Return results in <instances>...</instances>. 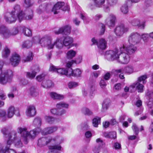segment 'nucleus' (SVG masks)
Instances as JSON below:
<instances>
[{
  "label": "nucleus",
  "instance_id": "nucleus-44",
  "mask_svg": "<svg viewBox=\"0 0 153 153\" xmlns=\"http://www.w3.org/2000/svg\"><path fill=\"white\" fill-rule=\"evenodd\" d=\"M76 54V52L75 51L71 50L68 52L67 53V56L68 59H72L75 57Z\"/></svg>",
  "mask_w": 153,
  "mask_h": 153
},
{
  "label": "nucleus",
  "instance_id": "nucleus-24",
  "mask_svg": "<svg viewBox=\"0 0 153 153\" xmlns=\"http://www.w3.org/2000/svg\"><path fill=\"white\" fill-rule=\"evenodd\" d=\"M57 128V127L55 126L47 127L42 131L41 134L42 135L51 134L56 131Z\"/></svg>",
  "mask_w": 153,
  "mask_h": 153
},
{
  "label": "nucleus",
  "instance_id": "nucleus-20",
  "mask_svg": "<svg viewBox=\"0 0 153 153\" xmlns=\"http://www.w3.org/2000/svg\"><path fill=\"white\" fill-rule=\"evenodd\" d=\"M71 31V27L69 25H66L60 28L58 31H55L56 34L62 33L63 34H69Z\"/></svg>",
  "mask_w": 153,
  "mask_h": 153
},
{
  "label": "nucleus",
  "instance_id": "nucleus-12",
  "mask_svg": "<svg viewBox=\"0 0 153 153\" xmlns=\"http://www.w3.org/2000/svg\"><path fill=\"white\" fill-rule=\"evenodd\" d=\"M6 114V117L8 118H12L14 114L17 116L20 115L19 110L15 108L14 106L12 105L8 108Z\"/></svg>",
  "mask_w": 153,
  "mask_h": 153
},
{
  "label": "nucleus",
  "instance_id": "nucleus-5",
  "mask_svg": "<svg viewBox=\"0 0 153 153\" xmlns=\"http://www.w3.org/2000/svg\"><path fill=\"white\" fill-rule=\"evenodd\" d=\"M18 32L17 28L13 29L11 32L5 26L2 25L0 26V34L4 38H8L11 36L16 34Z\"/></svg>",
  "mask_w": 153,
  "mask_h": 153
},
{
  "label": "nucleus",
  "instance_id": "nucleus-4",
  "mask_svg": "<svg viewBox=\"0 0 153 153\" xmlns=\"http://www.w3.org/2000/svg\"><path fill=\"white\" fill-rule=\"evenodd\" d=\"M18 129L19 132L20 133L21 136L24 138L25 143L26 144L27 143L29 139L30 138H34L37 134L40 131V129H38L37 130L35 129L28 132L27 131V129L25 128L20 127Z\"/></svg>",
  "mask_w": 153,
  "mask_h": 153
},
{
  "label": "nucleus",
  "instance_id": "nucleus-23",
  "mask_svg": "<svg viewBox=\"0 0 153 153\" xmlns=\"http://www.w3.org/2000/svg\"><path fill=\"white\" fill-rule=\"evenodd\" d=\"M52 140L51 137H48L46 138L42 137L38 140V145L40 146H45L49 143Z\"/></svg>",
  "mask_w": 153,
  "mask_h": 153
},
{
  "label": "nucleus",
  "instance_id": "nucleus-16",
  "mask_svg": "<svg viewBox=\"0 0 153 153\" xmlns=\"http://www.w3.org/2000/svg\"><path fill=\"white\" fill-rule=\"evenodd\" d=\"M143 85L139 82H134L129 87L130 92H132L137 89L139 92H142L143 91Z\"/></svg>",
  "mask_w": 153,
  "mask_h": 153
},
{
  "label": "nucleus",
  "instance_id": "nucleus-28",
  "mask_svg": "<svg viewBox=\"0 0 153 153\" xmlns=\"http://www.w3.org/2000/svg\"><path fill=\"white\" fill-rule=\"evenodd\" d=\"M117 0H106V4L104 5V8L107 11H109L110 8L115 5Z\"/></svg>",
  "mask_w": 153,
  "mask_h": 153
},
{
  "label": "nucleus",
  "instance_id": "nucleus-25",
  "mask_svg": "<svg viewBox=\"0 0 153 153\" xmlns=\"http://www.w3.org/2000/svg\"><path fill=\"white\" fill-rule=\"evenodd\" d=\"M36 110L33 106L30 105L27 107L26 113L27 116L29 117H33L35 116L36 114Z\"/></svg>",
  "mask_w": 153,
  "mask_h": 153
},
{
  "label": "nucleus",
  "instance_id": "nucleus-2",
  "mask_svg": "<svg viewBox=\"0 0 153 153\" xmlns=\"http://www.w3.org/2000/svg\"><path fill=\"white\" fill-rule=\"evenodd\" d=\"M105 55L107 58L110 57L112 60H116L118 63L123 64H128L130 60L129 54L125 52H121L117 49L109 50L105 52Z\"/></svg>",
  "mask_w": 153,
  "mask_h": 153
},
{
  "label": "nucleus",
  "instance_id": "nucleus-61",
  "mask_svg": "<svg viewBox=\"0 0 153 153\" xmlns=\"http://www.w3.org/2000/svg\"><path fill=\"white\" fill-rule=\"evenodd\" d=\"M149 36V34H143L141 35V39H142L144 42H146Z\"/></svg>",
  "mask_w": 153,
  "mask_h": 153
},
{
  "label": "nucleus",
  "instance_id": "nucleus-40",
  "mask_svg": "<svg viewBox=\"0 0 153 153\" xmlns=\"http://www.w3.org/2000/svg\"><path fill=\"white\" fill-rule=\"evenodd\" d=\"M101 118L96 117L92 120L93 126L95 127H97L98 125L100 123Z\"/></svg>",
  "mask_w": 153,
  "mask_h": 153
},
{
  "label": "nucleus",
  "instance_id": "nucleus-55",
  "mask_svg": "<svg viewBox=\"0 0 153 153\" xmlns=\"http://www.w3.org/2000/svg\"><path fill=\"white\" fill-rule=\"evenodd\" d=\"M23 32L25 35L27 36H30L31 35V30L27 28H25L23 30Z\"/></svg>",
  "mask_w": 153,
  "mask_h": 153
},
{
  "label": "nucleus",
  "instance_id": "nucleus-30",
  "mask_svg": "<svg viewBox=\"0 0 153 153\" xmlns=\"http://www.w3.org/2000/svg\"><path fill=\"white\" fill-rule=\"evenodd\" d=\"M42 85L45 88H50L54 86V84L50 80H44L42 82Z\"/></svg>",
  "mask_w": 153,
  "mask_h": 153
},
{
  "label": "nucleus",
  "instance_id": "nucleus-63",
  "mask_svg": "<svg viewBox=\"0 0 153 153\" xmlns=\"http://www.w3.org/2000/svg\"><path fill=\"white\" fill-rule=\"evenodd\" d=\"M44 77L45 75L44 74H42L37 76L36 78L38 81L41 82L44 79Z\"/></svg>",
  "mask_w": 153,
  "mask_h": 153
},
{
  "label": "nucleus",
  "instance_id": "nucleus-46",
  "mask_svg": "<svg viewBox=\"0 0 153 153\" xmlns=\"http://www.w3.org/2000/svg\"><path fill=\"white\" fill-rule=\"evenodd\" d=\"M121 12L124 14H127L128 12V6L126 4H124L120 8Z\"/></svg>",
  "mask_w": 153,
  "mask_h": 153
},
{
  "label": "nucleus",
  "instance_id": "nucleus-38",
  "mask_svg": "<svg viewBox=\"0 0 153 153\" xmlns=\"http://www.w3.org/2000/svg\"><path fill=\"white\" fill-rule=\"evenodd\" d=\"M69 106L68 104L65 102H60L56 105V107L57 109L61 110L62 108H67Z\"/></svg>",
  "mask_w": 153,
  "mask_h": 153
},
{
  "label": "nucleus",
  "instance_id": "nucleus-3",
  "mask_svg": "<svg viewBox=\"0 0 153 153\" xmlns=\"http://www.w3.org/2000/svg\"><path fill=\"white\" fill-rule=\"evenodd\" d=\"M30 15L25 16V14L21 9L20 5L18 4L14 6L11 12V13L15 15L17 19L19 20L20 22L24 18L27 19H32L33 17V11L31 10H30Z\"/></svg>",
  "mask_w": 153,
  "mask_h": 153
},
{
  "label": "nucleus",
  "instance_id": "nucleus-36",
  "mask_svg": "<svg viewBox=\"0 0 153 153\" xmlns=\"http://www.w3.org/2000/svg\"><path fill=\"white\" fill-rule=\"evenodd\" d=\"M51 7V6L50 5H45V4L41 5L39 6V8L37 9V12L38 13L40 14L43 11Z\"/></svg>",
  "mask_w": 153,
  "mask_h": 153
},
{
  "label": "nucleus",
  "instance_id": "nucleus-6",
  "mask_svg": "<svg viewBox=\"0 0 153 153\" xmlns=\"http://www.w3.org/2000/svg\"><path fill=\"white\" fill-rule=\"evenodd\" d=\"M13 76V72L11 70H9L5 71L0 76V83L4 84L10 82Z\"/></svg>",
  "mask_w": 153,
  "mask_h": 153
},
{
  "label": "nucleus",
  "instance_id": "nucleus-42",
  "mask_svg": "<svg viewBox=\"0 0 153 153\" xmlns=\"http://www.w3.org/2000/svg\"><path fill=\"white\" fill-rule=\"evenodd\" d=\"M33 125L36 127L38 128L41 125V120L40 118L37 117L35 118L33 122Z\"/></svg>",
  "mask_w": 153,
  "mask_h": 153
},
{
  "label": "nucleus",
  "instance_id": "nucleus-33",
  "mask_svg": "<svg viewBox=\"0 0 153 153\" xmlns=\"http://www.w3.org/2000/svg\"><path fill=\"white\" fill-rule=\"evenodd\" d=\"M111 101L109 99L104 100L102 104V109L104 111L107 110L111 105Z\"/></svg>",
  "mask_w": 153,
  "mask_h": 153
},
{
  "label": "nucleus",
  "instance_id": "nucleus-47",
  "mask_svg": "<svg viewBox=\"0 0 153 153\" xmlns=\"http://www.w3.org/2000/svg\"><path fill=\"white\" fill-rule=\"evenodd\" d=\"M147 77L146 75H144L139 77L138 79V80L136 82H139L140 83V82H142L143 83H144L146 82V81L145 80L147 78Z\"/></svg>",
  "mask_w": 153,
  "mask_h": 153
},
{
  "label": "nucleus",
  "instance_id": "nucleus-41",
  "mask_svg": "<svg viewBox=\"0 0 153 153\" xmlns=\"http://www.w3.org/2000/svg\"><path fill=\"white\" fill-rule=\"evenodd\" d=\"M10 50L7 47H5L2 52V56L3 57L6 58L10 55Z\"/></svg>",
  "mask_w": 153,
  "mask_h": 153
},
{
  "label": "nucleus",
  "instance_id": "nucleus-45",
  "mask_svg": "<svg viewBox=\"0 0 153 153\" xmlns=\"http://www.w3.org/2000/svg\"><path fill=\"white\" fill-rule=\"evenodd\" d=\"M30 92L31 95L33 97H36L39 94L38 91L33 87L30 88Z\"/></svg>",
  "mask_w": 153,
  "mask_h": 153
},
{
  "label": "nucleus",
  "instance_id": "nucleus-48",
  "mask_svg": "<svg viewBox=\"0 0 153 153\" xmlns=\"http://www.w3.org/2000/svg\"><path fill=\"white\" fill-rule=\"evenodd\" d=\"M82 112L85 115L88 116L92 115L93 112L88 108H84L82 109Z\"/></svg>",
  "mask_w": 153,
  "mask_h": 153
},
{
  "label": "nucleus",
  "instance_id": "nucleus-51",
  "mask_svg": "<svg viewBox=\"0 0 153 153\" xmlns=\"http://www.w3.org/2000/svg\"><path fill=\"white\" fill-rule=\"evenodd\" d=\"M99 84L101 88L102 89H104L107 85L106 82L104 79H102L99 83Z\"/></svg>",
  "mask_w": 153,
  "mask_h": 153
},
{
  "label": "nucleus",
  "instance_id": "nucleus-21",
  "mask_svg": "<svg viewBox=\"0 0 153 153\" xmlns=\"http://www.w3.org/2000/svg\"><path fill=\"white\" fill-rule=\"evenodd\" d=\"M147 98L148 100L147 105L149 108H153V92L148 91L146 94Z\"/></svg>",
  "mask_w": 153,
  "mask_h": 153
},
{
  "label": "nucleus",
  "instance_id": "nucleus-32",
  "mask_svg": "<svg viewBox=\"0 0 153 153\" xmlns=\"http://www.w3.org/2000/svg\"><path fill=\"white\" fill-rule=\"evenodd\" d=\"M104 136L106 138L114 139H115L117 137L116 133L115 131L105 132Z\"/></svg>",
  "mask_w": 153,
  "mask_h": 153
},
{
  "label": "nucleus",
  "instance_id": "nucleus-34",
  "mask_svg": "<svg viewBox=\"0 0 153 153\" xmlns=\"http://www.w3.org/2000/svg\"><path fill=\"white\" fill-rule=\"evenodd\" d=\"M51 97L54 100H62L64 99L63 95L57 94L55 92H51L50 94Z\"/></svg>",
  "mask_w": 153,
  "mask_h": 153
},
{
  "label": "nucleus",
  "instance_id": "nucleus-64",
  "mask_svg": "<svg viewBox=\"0 0 153 153\" xmlns=\"http://www.w3.org/2000/svg\"><path fill=\"white\" fill-rule=\"evenodd\" d=\"M6 98V96L4 93V92L2 91H0V99L1 100H4Z\"/></svg>",
  "mask_w": 153,
  "mask_h": 153
},
{
  "label": "nucleus",
  "instance_id": "nucleus-35",
  "mask_svg": "<svg viewBox=\"0 0 153 153\" xmlns=\"http://www.w3.org/2000/svg\"><path fill=\"white\" fill-rule=\"evenodd\" d=\"M51 112L53 114L61 115L65 114V111L63 109H62L60 111V110L59 109H58V110H57L56 109L54 108L51 109Z\"/></svg>",
  "mask_w": 153,
  "mask_h": 153
},
{
  "label": "nucleus",
  "instance_id": "nucleus-49",
  "mask_svg": "<svg viewBox=\"0 0 153 153\" xmlns=\"http://www.w3.org/2000/svg\"><path fill=\"white\" fill-rule=\"evenodd\" d=\"M33 58L32 53V52H30L28 53L27 57L23 59V60L24 62H27L32 60Z\"/></svg>",
  "mask_w": 153,
  "mask_h": 153
},
{
  "label": "nucleus",
  "instance_id": "nucleus-27",
  "mask_svg": "<svg viewBox=\"0 0 153 153\" xmlns=\"http://www.w3.org/2000/svg\"><path fill=\"white\" fill-rule=\"evenodd\" d=\"M82 74L81 71L79 69L73 70L72 69H69L68 72L69 77L71 76L75 77L80 76Z\"/></svg>",
  "mask_w": 153,
  "mask_h": 153
},
{
  "label": "nucleus",
  "instance_id": "nucleus-62",
  "mask_svg": "<svg viewBox=\"0 0 153 153\" xmlns=\"http://www.w3.org/2000/svg\"><path fill=\"white\" fill-rule=\"evenodd\" d=\"M111 77V74L109 72L106 73L103 76L104 80H108Z\"/></svg>",
  "mask_w": 153,
  "mask_h": 153
},
{
  "label": "nucleus",
  "instance_id": "nucleus-37",
  "mask_svg": "<svg viewBox=\"0 0 153 153\" xmlns=\"http://www.w3.org/2000/svg\"><path fill=\"white\" fill-rule=\"evenodd\" d=\"M52 44H54V46L55 45L56 48L59 49H61L63 47L64 45L63 41H62L61 39H57L56 41Z\"/></svg>",
  "mask_w": 153,
  "mask_h": 153
},
{
  "label": "nucleus",
  "instance_id": "nucleus-13",
  "mask_svg": "<svg viewBox=\"0 0 153 153\" xmlns=\"http://www.w3.org/2000/svg\"><path fill=\"white\" fill-rule=\"evenodd\" d=\"M128 28L124 25H121L117 27L115 29L114 32L117 36H122L128 30Z\"/></svg>",
  "mask_w": 153,
  "mask_h": 153
},
{
  "label": "nucleus",
  "instance_id": "nucleus-39",
  "mask_svg": "<svg viewBox=\"0 0 153 153\" xmlns=\"http://www.w3.org/2000/svg\"><path fill=\"white\" fill-rule=\"evenodd\" d=\"M61 147L59 145H55L54 146H49V149L50 151L48 153H55L56 150H61Z\"/></svg>",
  "mask_w": 153,
  "mask_h": 153
},
{
  "label": "nucleus",
  "instance_id": "nucleus-19",
  "mask_svg": "<svg viewBox=\"0 0 153 153\" xmlns=\"http://www.w3.org/2000/svg\"><path fill=\"white\" fill-rule=\"evenodd\" d=\"M10 63L13 67L17 66L20 61V57L17 53L13 54L10 59Z\"/></svg>",
  "mask_w": 153,
  "mask_h": 153
},
{
  "label": "nucleus",
  "instance_id": "nucleus-57",
  "mask_svg": "<svg viewBox=\"0 0 153 153\" xmlns=\"http://www.w3.org/2000/svg\"><path fill=\"white\" fill-rule=\"evenodd\" d=\"M24 6L25 7H28L32 5L30 0H25Z\"/></svg>",
  "mask_w": 153,
  "mask_h": 153
},
{
  "label": "nucleus",
  "instance_id": "nucleus-10",
  "mask_svg": "<svg viewBox=\"0 0 153 153\" xmlns=\"http://www.w3.org/2000/svg\"><path fill=\"white\" fill-rule=\"evenodd\" d=\"M133 67L131 65H128L124 68H122L119 69L113 70L112 72L115 75H117L120 73L125 72L126 73L130 74L133 72Z\"/></svg>",
  "mask_w": 153,
  "mask_h": 153
},
{
  "label": "nucleus",
  "instance_id": "nucleus-53",
  "mask_svg": "<svg viewBox=\"0 0 153 153\" xmlns=\"http://www.w3.org/2000/svg\"><path fill=\"white\" fill-rule=\"evenodd\" d=\"M99 27L100 30L101 34H103L105 30V25L102 23H99Z\"/></svg>",
  "mask_w": 153,
  "mask_h": 153
},
{
  "label": "nucleus",
  "instance_id": "nucleus-15",
  "mask_svg": "<svg viewBox=\"0 0 153 153\" xmlns=\"http://www.w3.org/2000/svg\"><path fill=\"white\" fill-rule=\"evenodd\" d=\"M93 1L94 3L91 4L89 5V7L91 10L94 9L96 7H104L105 0H93Z\"/></svg>",
  "mask_w": 153,
  "mask_h": 153
},
{
  "label": "nucleus",
  "instance_id": "nucleus-56",
  "mask_svg": "<svg viewBox=\"0 0 153 153\" xmlns=\"http://www.w3.org/2000/svg\"><path fill=\"white\" fill-rule=\"evenodd\" d=\"M78 85V84L77 82H71L69 83L68 87L70 88H71L76 87Z\"/></svg>",
  "mask_w": 153,
  "mask_h": 153
},
{
  "label": "nucleus",
  "instance_id": "nucleus-9",
  "mask_svg": "<svg viewBox=\"0 0 153 153\" xmlns=\"http://www.w3.org/2000/svg\"><path fill=\"white\" fill-rule=\"evenodd\" d=\"M134 45L130 44L126 46L123 45L120 47V50L121 52L126 51L129 54H131L134 53L137 50L136 47Z\"/></svg>",
  "mask_w": 153,
  "mask_h": 153
},
{
  "label": "nucleus",
  "instance_id": "nucleus-22",
  "mask_svg": "<svg viewBox=\"0 0 153 153\" xmlns=\"http://www.w3.org/2000/svg\"><path fill=\"white\" fill-rule=\"evenodd\" d=\"M32 71L31 72H27L26 74L27 77L30 79L34 78L36 76L37 72L39 71V67L38 66L32 67Z\"/></svg>",
  "mask_w": 153,
  "mask_h": 153
},
{
  "label": "nucleus",
  "instance_id": "nucleus-52",
  "mask_svg": "<svg viewBox=\"0 0 153 153\" xmlns=\"http://www.w3.org/2000/svg\"><path fill=\"white\" fill-rule=\"evenodd\" d=\"M132 128L136 135H137L139 132V129L135 123H133Z\"/></svg>",
  "mask_w": 153,
  "mask_h": 153
},
{
  "label": "nucleus",
  "instance_id": "nucleus-58",
  "mask_svg": "<svg viewBox=\"0 0 153 153\" xmlns=\"http://www.w3.org/2000/svg\"><path fill=\"white\" fill-rule=\"evenodd\" d=\"M74 63V60H73L67 62L66 63V67L68 68H66V69L67 70H69V69H72L71 68V67Z\"/></svg>",
  "mask_w": 153,
  "mask_h": 153
},
{
  "label": "nucleus",
  "instance_id": "nucleus-7",
  "mask_svg": "<svg viewBox=\"0 0 153 153\" xmlns=\"http://www.w3.org/2000/svg\"><path fill=\"white\" fill-rule=\"evenodd\" d=\"M52 39L48 36H45L43 37L39 41V43L43 47H46L48 49H52L54 47V44L51 42Z\"/></svg>",
  "mask_w": 153,
  "mask_h": 153
},
{
  "label": "nucleus",
  "instance_id": "nucleus-8",
  "mask_svg": "<svg viewBox=\"0 0 153 153\" xmlns=\"http://www.w3.org/2000/svg\"><path fill=\"white\" fill-rule=\"evenodd\" d=\"M141 40L140 35L136 32H133L130 34L128 38L129 44L135 45L140 42Z\"/></svg>",
  "mask_w": 153,
  "mask_h": 153
},
{
  "label": "nucleus",
  "instance_id": "nucleus-26",
  "mask_svg": "<svg viewBox=\"0 0 153 153\" xmlns=\"http://www.w3.org/2000/svg\"><path fill=\"white\" fill-rule=\"evenodd\" d=\"M131 23L132 25L137 26L140 28L144 29L145 26V22H140L138 19H134L131 21Z\"/></svg>",
  "mask_w": 153,
  "mask_h": 153
},
{
  "label": "nucleus",
  "instance_id": "nucleus-60",
  "mask_svg": "<svg viewBox=\"0 0 153 153\" xmlns=\"http://www.w3.org/2000/svg\"><path fill=\"white\" fill-rule=\"evenodd\" d=\"M54 140L57 143H60L63 142V138L61 137L57 136L55 138Z\"/></svg>",
  "mask_w": 153,
  "mask_h": 153
},
{
  "label": "nucleus",
  "instance_id": "nucleus-54",
  "mask_svg": "<svg viewBox=\"0 0 153 153\" xmlns=\"http://www.w3.org/2000/svg\"><path fill=\"white\" fill-rule=\"evenodd\" d=\"M45 118L46 121L49 123H52L54 121V119L51 117L49 116H45Z\"/></svg>",
  "mask_w": 153,
  "mask_h": 153
},
{
  "label": "nucleus",
  "instance_id": "nucleus-14",
  "mask_svg": "<svg viewBox=\"0 0 153 153\" xmlns=\"http://www.w3.org/2000/svg\"><path fill=\"white\" fill-rule=\"evenodd\" d=\"M50 70L53 72H56L59 74L61 75H65L67 76H69L68 72L69 70H67L63 68H58L52 65L50 68Z\"/></svg>",
  "mask_w": 153,
  "mask_h": 153
},
{
  "label": "nucleus",
  "instance_id": "nucleus-17",
  "mask_svg": "<svg viewBox=\"0 0 153 153\" xmlns=\"http://www.w3.org/2000/svg\"><path fill=\"white\" fill-rule=\"evenodd\" d=\"M4 19L7 23H11L15 22L17 19L12 13L7 12L4 14Z\"/></svg>",
  "mask_w": 153,
  "mask_h": 153
},
{
  "label": "nucleus",
  "instance_id": "nucleus-50",
  "mask_svg": "<svg viewBox=\"0 0 153 153\" xmlns=\"http://www.w3.org/2000/svg\"><path fill=\"white\" fill-rule=\"evenodd\" d=\"M6 114L5 110L3 109H0V119H2L5 120L7 117Z\"/></svg>",
  "mask_w": 153,
  "mask_h": 153
},
{
  "label": "nucleus",
  "instance_id": "nucleus-18",
  "mask_svg": "<svg viewBox=\"0 0 153 153\" xmlns=\"http://www.w3.org/2000/svg\"><path fill=\"white\" fill-rule=\"evenodd\" d=\"M116 21V16L114 15L111 14L106 19L105 23L109 27H113L115 25Z\"/></svg>",
  "mask_w": 153,
  "mask_h": 153
},
{
  "label": "nucleus",
  "instance_id": "nucleus-43",
  "mask_svg": "<svg viewBox=\"0 0 153 153\" xmlns=\"http://www.w3.org/2000/svg\"><path fill=\"white\" fill-rule=\"evenodd\" d=\"M32 42L30 41L27 40L23 42L22 44V47L26 48H29L32 47Z\"/></svg>",
  "mask_w": 153,
  "mask_h": 153
},
{
  "label": "nucleus",
  "instance_id": "nucleus-11",
  "mask_svg": "<svg viewBox=\"0 0 153 153\" xmlns=\"http://www.w3.org/2000/svg\"><path fill=\"white\" fill-rule=\"evenodd\" d=\"M91 41L93 44H96L98 48L101 50H104L106 49L107 47V42L104 39H101L98 40L93 38Z\"/></svg>",
  "mask_w": 153,
  "mask_h": 153
},
{
  "label": "nucleus",
  "instance_id": "nucleus-1",
  "mask_svg": "<svg viewBox=\"0 0 153 153\" xmlns=\"http://www.w3.org/2000/svg\"><path fill=\"white\" fill-rule=\"evenodd\" d=\"M9 129L7 128H4L1 130L4 137L7 140V144L3 151L1 153H16L15 150L9 149L10 146L13 142L15 143V146L17 147L22 146V144L20 138L17 137V133L15 131H11L9 133Z\"/></svg>",
  "mask_w": 153,
  "mask_h": 153
},
{
  "label": "nucleus",
  "instance_id": "nucleus-31",
  "mask_svg": "<svg viewBox=\"0 0 153 153\" xmlns=\"http://www.w3.org/2000/svg\"><path fill=\"white\" fill-rule=\"evenodd\" d=\"M63 41L64 45L66 46L70 45L73 43V39L72 37L67 36L64 37Z\"/></svg>",
  "mask_w": 153,
  "mask_h": 153
},
{
  "label": "nucleus",
  "instance_id": "nucleus-29",
  "mask_svg": "<svg viewBox=\"0 0 153 153\" xmlns=\"http://www.w3.org/2000/svg\"><path fill=\"white\" fill-rule=\"evenodd\" d=\"M65 3L64 2H58L54 6L52 10V11L53 12L54 14H57L59 9L63 6L64 5Z\"/></svg>",
  "mask_w": 153,
  "mask_h": 153
},
{
  "label": "nucleus",
  "instance_id": "nucleus-59",
  "mask_svg": "<svg viewBox=\"0 0 153 153\" xmlns=\"http://www.w3.org/2000/svg\"><path fill=\"white\" fill-rule=\"evenodd\" d=\"M102 146L96 145L94 149V151L96 153H99Z\"/></svg>",
  "mask_w": 153,
  "mask_h": 153
}]
</instances>
